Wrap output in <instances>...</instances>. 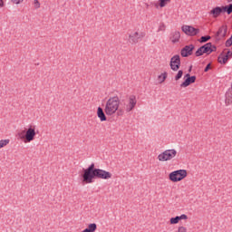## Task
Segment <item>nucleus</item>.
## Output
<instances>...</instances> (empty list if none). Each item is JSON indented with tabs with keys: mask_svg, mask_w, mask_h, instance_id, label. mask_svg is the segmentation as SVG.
<instances>
[{
	"mask_svg": "<svg viewBox=\"0 0 232 232\" xmlns=\"http://www.w3.org/2000/svg\"><path fill=\"white\" fill-rule=\"evenodd\" d=\"M113 174L104 169H96L95 164H91L87 169H83L82 179L83 184H92L93 179H102V180H110L112 179Z\"/></svg>",
	"mask_w": 232,
	"mask_h": 232,
	"instance_id": "nucleus-1",
	"label": "nucleus"
},
{
	"mask_svg": "<svg viewBox=\"0 0 232 232\" xmlns=\"http://www.w3.org/2000/svg\"><path fill=\"white\" fill-rule=\"evenodd\" d=\"M104 111L108 117L124 115V109H121V99L118 96L109 98L105 102Z\"/></svg>",
	"mask_w": 232,
	"mask_h": 232,
	"instance_id": "nucleus-2",
	"label": "nucleus"
},
{
	"mask_svg": "<svg viewBox=\"0 0 232 232\" xmlns=\"http://www.w3.org/2000/svg\"><path fill=\"white\" fill-rule=\"evenodd\" d=\"M37 126L35 125H29L27 128L24 129L22 132H20L19 138L24 144H28L30 142H34L35 140V137H37Z\"/></svg>",
	"mask_w": 232,
	"mask_h": 232,
	"instance_id": "nucleus-3",
	"label": "nucleus"
},
{
	"mask_svg": "<svg viewBox=\"0 0 232 232\" xmlns=\"http://www.w3.org/2000/svg\"><path fill=\"white\" fill-rule=\"evenodd\" d=\"M177 155H179V152L176 149H168L160 153L157 159L159 162H169V160L177 159Z\"/></svg>",
	"mask_w": 232,
	"mask_h": 232,
	"instance_id": "nucleus-4",
	"label": "nucleus"
},
{
	"mask_svg": "<svg viewBox=\"0 0 232 232\" xmlns=\"http://www.w3.org/2000/svg\"><path fill=\"white\" fill-rule=\"evenodd\" d=\"M187 177L188 170L186 169L173 170L169 173V180L173 184H176L177 182H182V180H184V179H186Z\"/></svg>",
	"mask_w": 232,
	"mask_h": 232,
	"instance_id": "nucleus-5",
	"label": "nucleus"
},
{
	"mask_svg": "<svg viewBox=\"0 0 232 232\" xmlns=\"http://www.w3.org/2000/svg\"><path fill=\"white\" fill-rule=\"evenodd\" d=\"M215 50H217V47L211 44V43H208L198 49V51L196 52V56L200 57V55H202L203 53H207V55H209V53H213Z\"/></svg>",
	"mask_w": 232,
	"mask_h": 232,
	"instance_id": "nucleus-6",
	"label": "nucleus"
},
{
	"mask_svg": "<svg viewBox=\"0 0 232 232\" xmlns=\"http://www.w3.org/2000/svg\"><path fill=\"white\" fill-rule=\"evenodd\" d=\"M144 35V33L140 32V30H134L129 34L128 39L131 44H137L139 41L142 40Z\"/></svg>",
	"mask_w": 232,
	"mask_h": 232,
	"instance_id": "nucleus-7",
	"label": "nucleus"
},
{
	"mask_svg": "<svg viewBox=\"0 0 232 232\" xmlns=\"http://www.w3.org/2000/svg\"><path fill=\"white\" fill-rule=\"evenodd\" d=\"M136 106H137V96L130 95L128 98L127 104L125 105L123 111L130 113V111H132V110H134Z\"/></svg>",
	"mask_w": 232,
	"mask_h": 232,
	"instance_id": "nucleus-8",
	"label": "nucleus"
},
{
	"mask_svg": "<svg viewBox=\"0 0 232 232\" xmlns=\"http://www.w3.org/2000/svg\"><path fill=\"white\" fill-rule=\"evenodd\" d=\"M169 66L172 72H179V70H180V55L175 54L172 56L170 58Z\"/></svg>",
	"mask_w": 232,
	"mask_h": 232,
	"instance_id": "nucleus-9",
	"label": "nucleus"
},
{
	"mask_svg": "<svg viewBox=\"0 0 232 232\" xmlns=\"http://www.w3.org/2000/svg\"><path fill=\"white\" fill-rule=\"evenodd\" d=\"M229 59H232V52L231 51H224L221 53L218 58V62L219 64H226Z\"/></svg>",
	"mask_w": 232,
	"mask_h": 232,
	"instance_id": "nucleus-10",
	"label": "nucleus"
},
{
	"mask_svg": "<svg viewBox=\"0 0 232 232\" xmlns=\"http://www.w3.org/2000/svg\"><path fill=\"white\" fill-rule=\"evenodd\" d=\"M181 30L183 33L186 34V35H190V36H193V35H197V34H198L199 30L191 26V25H183L181 27Z\"/></svg>",
	"mask_w": 232,
	"mask_h": 232,
	"instance_id": "nucleus-11",
	"label": "nucleus"
},
{
	"mask_svg": "<svg viewBox=\"0 0 232 232\" xmlns=\"http://www.w3.org/2000/svg\"><path fill=\"white\" fill-rule=\"evenodd\" d=\"M195 46L193 44L186 45L180 52L181 57H189L193 53Z\"/></svg>",
	"mask_w": 232,
	"mask_h": 232,
	"instance_id": "nucleus-12",
	"label": "nucleus"
},
{
	"mask_svg": "<svg viewBox=\"0 0 232 232\" xmlns=\"http://www.w3.org/2000/svg\"><path fill=\"white\" fill-rule=\"evenodd\" d=\"M223 6H217L212 8L209 11V15H211V17H213V19H217V17H219V15L224 12Z\"/></svg>",
	"mask_w": 232,
	"mask_h": 232,
	"instance_id": "nucleus-13",
	"label": "nucleus"
},
{
	"mask_svg": "<svg viewBox=\"0 0 232 232\" xmlns=\"http://www.w3.org/2000/svg\"><path fill=\"white\" fill-rule=\"evenodd\" d=\"M180 220H188V215L182 214L180 216H177L175 218H171L169 219V224L171 226H175V224H179V222H180Z\"/></svg>",
	"mask_w": 232,
	"mask_h": 232,
	"instance_id": "nucleus-14",
	"label": "nucleus"
},
{
	"mask_svg": "<svg viewBox=\"0 0 232 232\" xmlns=\"http://www.w3.org/2000/svg\"><path fill=\"white\" fill-rule=\"evenodd\" d=\"M169 3H171V0H158V2L154 4V7L156 10H160L166 8Z\"/></svg>",
	"mask_w": 232,
	"mask_h": 232,
	"instance_id": "nucleus-15",
	"label": "nucleus"
},
{
	"mask_svg": "<svg viewBox=\"0 0 232 232\" xmlns=\"http://www.w3.org/2000/svg\"><path fill=\"white\" fill-rule=\"evenodd\" d=\"M166 79H168V72L163 71L157 75L156 81L158 84H164V82H166Z\"/></svg>",
	"mask_w": 232,
	"mask_h": 232,
	"instance_id": "nucleus-16",
	"label": "nucleus"
},
{
	"mask_svg": "<svg viewBox=\"0 0 232 232\" xmlns=\"http://www.w3.org/2000/svg\"><path fill=\"white\" fill-rule=\"evenodd\" d=\"M96 113H97L98 119H100V121L102 122L108 121V119L106 118V111H104V110H102V108L98 107Z\"/></svg>",
	"mask_w": 232,
	"mask_h": 232,
	"instance_id": "nucleus-17",
	"label": "nucleus"
},
{
	"mask_svg": "<svg viewBox=\"0 0 232 232\" xmlns=\"http://www.w3.org/2000/svg\"><path fill=\"white\" fill-rule=\"evenodd\" d=\"M197 81L196 76H191V78H186L185 81L180 84L181 88H188L190 84H193Z\"/></svg>",
	"mask_w": 232,
	"mask_h": 232,
	"instance_id": "nucleus-18",
	"label": "nucleus"
},
{
	"mask_svg": "<svg viewBox=\"0 0 232 232\" xmlns=\"http://www.w3.org/2000/svg\"><path fill=\"white\" fill-rule=\"evenodd\" d=\"M170 41L171 43H179L180 41V32L174 31L170 34Z\"/></svg>",
	"mask_w": 232,
	"mask_h": 232,
	"instance_id": "nucleus-19",
	"label": "nucleus"
},
{
	"mask_svg": "<svg viewBox=\"0 0 232 232\" xmlns=\"http://www.w3.org/2000/svg\"><path fill=\"white\" fill-rule=\"evenodd\" d=\"M227 34V25L221 26L217 33V35L218 37H226Z\"/></svg>",
	"mask_w": 232,
	"mask_h": 232,
	"instance_id": "nucleus-20",
	"label": "nucleus"
},
{
	"mask_svg": "<svg viewBox=\"0 0 232 232\" xmlns=\"http://www.w3.org/2000/svg\"><path fill=\"white\" fill-rule=\"evenodd\" d=\"M97 231V224L91 223L88 225V227L83 229L82 232H95Z\"/></svg>",
	"mask_w": 232,
	"mask_h": 232,
	"instance_id": "nucleus-21",
	"label": "nucleus"
},
{
	"mask_svg": "<svg viewBox=\"0 0 232 232\" xmlns=\"http://www.w3.org/2000/svg\"><path fill=\"white\" fill-rule=\"evenodd\" d=\"M10 144V140H0V150L2 148H5V146H8Z\"/></svg>",
	"mask_w": 232,
	"mask_h": 232,
	"instance_id": "nucleus-22",
	"label": "nucleus"
},
{
	"mask_svg": "<svg viewBox=\"0 0 232 232\" xmlns=\"http://www.w3.org/2000/svg\"><path fill=\"white\" fill-rule=\"evenodd\" d=\"M182 75H184V72L182 70L178 71L174 77L175 81H179V79H182Z\"/></svg>",
	"mask_w": 232,
	"mask_h": 232,
	"instance_id": "nucleus-23",
	"label": "nucleus"
},
{
	"mask_svg": "<svg viewBox=\"0 0 232 232\" xmlns=\"http://www.w3.org/2000/svg\"><path fill=\"white\" fill-rule=\"evenodd\" d=\"M223 12H227V14L229 15L232 14V4H230L228 6H223Z\"/></svg>",
	"mask_w": 232,
	"mask_h": 232,
	"instance_id": "nucleus-24",
	"label": "nucleus"
},
{
	"mask_svg": "<svg viewBox=\"0 0 232 232\" xmlns=\"http://www.w3.org/2000/svg\"><path fill=\"white\" fill-rule=\"evenodd\" d=\"M211 39V36H202L200 38V43H208Z\"/></svg>",
	"mask_w": 232,
	"mask_h": 232,
	"instance_id": "nucleus-25",
	"label": "nucleus"
},
{
	"mask_svg": "<svg viewBox=\"0 0 232 232\" xmlns=\"http://www.w3.org/2000/svg\"><path fill=\"white\" fill-rule=\"evenodd\" d=\"M177 232H188V228L184 226H180L178 227Z\"/></svg>",
	"mask_w": 232,
	"mask_h": 232,
	"instance_id": "nucleus-26",
	"label": "nucleus"
},
{
	"mask_svg": "<svg viewBox=\"0 0 232 232\" xmlns=\"http://www.w3.org/2000/svg\"><path fill=\"white\" fill-rule=\"evenodd\" d=\"M34 6L36 10L41 8V3H39V0H34Z\"/></svg>",
	"mask_w": 232,
	"mask_h": 232,
	"instance_id": "nucleus-27",
	"label": "nucleus"
},
{
	"mask_svg": "<svg viewBox=\"0 0 232 232\" xmlns=\"http://www.w3.org/2000/svg\"><path fill=\"white\" fill-rule=\"evenodd\" d=\"M231 45H232V36H230V38L228 40H227V42H226V46L227 48H229V46H231Z\"/></svg>",
	"mask_w": 232,
	"mask_h": 232,
	"instance_id": "nucleus-28",
	"label": "nucleus"
},
{
	"mask_svg": "<svg viewBox=\"0 0 232 232\" xmlns=\"http://www.w3.org/2000/svg\"><path fill=\"white\" fill-rule=\"evenodd\" d=\"M24 0H11L13 5H21Z\"/></svg>",
	"mask_w": 232,
	"mask_h": 232,
	"instance_id": "nucleus-29",
	"label": "nucleus"
},
{
	"mask_svg": "<svg viewBox=\"0 0 232 232\" xmlns=\"http://www.w3.org/2000/svg\"><path fill=\"white\" fill-rule=\"evenodd\" d=\"M209 70H211V63H208V64L206 66L205 72H208V71H209Z\"/></svg>",
	"mask_w": 232,
	"mask_h": 232,
	"instance_id": "nucleus-30",
	"label": "nucleus"
},
{
	"mask_svg": "<svg viewBox=\"0 0 232 232\" xmlns=\"http://www.w3.org/2000/svg\"><path fill=\"white\" fill-rule=\"evenodd\" d=\"M159 30L160 31L166 30V25L164 24L160 25Z\"/></svg>",
	"mask_w": 232,
	"mask_h": 232,
	"instance_id": "nucleus-31",
	"label": "nucleus"
},
{
	"mask_svg": "<svg viewBox=\"0 0 232 232\" xmlns=\"http://www.w3.org/2000/svg\"><path fill=\"white\" fill-rule=\"evenodd\" d=\"M5 6V1L0 0V8H4Z\"/></svg>",
	"mask_w": 232,
	"mask_h": 232,
	"instance_id": "nucleus-32",
	"label": "nucleus"
},
{
	"mask_svg": "<svg viewBox=\"0 0 232 232\" xmlns=\"http://www.w3.org/2000/svg\"><path fill=\"white\" fill-rule=\"evenodd\" d=\"M184 79H191V75L189 73H187L185 75Z\"/></svg>",
	"mask_w": 232,
	"mask_h": 232,
	"instance_id": "nucleus-33",
	"label": "nucleus"
}]
</instances>
